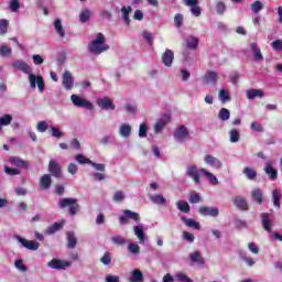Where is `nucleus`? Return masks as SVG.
<instances>
[{"label": "nucleus", "instance_id": "f257e3e1", "mask_svg": "<svg viewBox=\"0 0 282 282\" xmlns=\"http://www.w3.org/2000/svg\"><path fill=\"white\" fill-rule=\"evenodd\" d=\"M12 67L19 72H23V74H28L32 89H36L37 85L39 91H45V82L43 80V76L32 74V66H29L25 61H15L12 63Z\"/></svg>", "mask_w": 282, "mask_h": 282}, {"label": "nucleus", "instance_id": "f03ea898", "mask_svg": "<svg viewBox=\"0 0 282 282\" xmlns=\"http://www.w3.org/2000/svg\"><path fill=\"white\" fill-rule=\"evenodd\" d=\"M185 174L187 177H191L193 180L194 184H200L202 183V175L206 177V180L212 184V186H217L219 184V180L215 174L208 172L206 169L197 167V165H189L186 167Z\"/></svg>", "mask_w": 282, "mask_h": 282}, {"label": "nucleus", "instance_id": "7ed1b4c3", "mask_svg": "<svg viewBox=\"0 0 282 282\" xmlns=\"http://www.w3.org/2000/svg\"><path fill=\"white\" fill-rule=\"evenodd\" d=\"M87 50L89 54H93L94 56H100V54L108 52L109 44H107V37H105V34L97 33L96 37L89 42Z\"/></svg>", "mask_w": 282, "mask_h": 282}, {"label": "nucleus", "instance_id": "20e7f679", "mask_svg": "<svg viewBox=\"0 0 282 282\" xmlns=\"http://www.w3.org/2000/svg\"><path fill=\"white\" fill-rule=\"evenodd\" d=\"M57 206L62 210H64V208H68V215H70L72 217H74V215H76L80 210L78 199L72 197L61 198L57 203Z\"/></svg>", "mask_w": 282, "mask_h": 282}, {"label": "nucleus", "instance_id": "39448f33", "mask_svg": "<svg viewBox=\"0 0 282 282\" xmlns=\"http://www.w3.org/2000/svg\"><path fill=\"white\" fill-rule=\"evenodd\" d=\"M260 217L263 230L271 232V239H274L275 241H282V235L276 231L272 232V219L270 218V214L262 213Z\"/></svg>", "mask_w": 282, "mask_h": 282}, {"label": "nucleus", "instance_id": "423d86ee", "mask_svg": "<svg viewBox=\"0 0 282 282\" xmlns=\"http://www.w3.org/2000/svg\"><path fill=\"white\" fill-rule=\"evenodd\" d=\"M129 221H134V224H140V214L131 209L123 210L122 215L119 216L120 226H127Z\"/></svg>", "mask_w": 282, "mask_h": 282}, {"label": "nucleus", "instance_id": "0eeeda50", "mask_svg": "<svg viewBox=\"0 0 282 282\" xmlns=\"http://www.w3.org/2000/svg\"><path fill=\"white\" fill-rule=\"evenodd\" d=\"M70 101L73 102L74 107H82L84 109H88L89 111H91V109H94V105L89 100H87L78 95H72Z\"/></svg>", "mask_w": 282, "mask_h": 282}, {"label": "nucleus", "instance_id": "6e6552de", "mask_svg": "<svg viewBox=\"0 0 282 282\" xmlns=\"http://www.w3.org/2000/svg\"><path fill=\"white\" fill-rule=\"evenodd\" d=\"M14 239H17L18 243H21L22 248H26V250H32L33 252L39 250L41 246L34 240H28L19 235L14 236Z\"/></svg>", "mask_w": 282, "mask_h": 282}, {"label": "nucleus", "instance_id": "1a4fd4ad", "mask_svg": "<svg viewBox=\"0 0 282 282\" xmlns=\"http://www.w3.org/2000/svg\"><path fill=\"white\" fill-rule=\"evenodd\" d=\"M47 265L52 270H67V268L72 267L70 261L59 260V259H53L47 263Z\"/></svg>", "mask_w": 282, "mask_h": 282}, {"label": "nucleus", "instance_id": "9d476101", "mask_svg": "<svg viewBox=\"0 0 282 282\" xmlns=\"http://www.w3.org/2000/svg\"><path fill=\"white\" fill-rule=\"evenodd\" d=\"M199 215L203 217H219V208L218 207H208V206H200L198 208Z\"/></svg>", "mask_w": 282, "mask_h": 282}, {"label": "nucleus", "instance_id": "9b49d317", "mask_svg": "<svg viewBox=\"0 0 282 282\" xmlns=\"http://www.w3.org/2000/svg\"><path fill=\"white\" fill-rule=\"evenodd\" d=\"M203 160H204L205 164H207V166H210L212 169H215L216 171L221 170V166H224V164L219 161V159L213 156L212 154H206Z\"/></svg>", "mask_w": 282, "mask_h": 282}, {"label": "nucleus", "instance_id": "f8f14e48", "mask_svg": "<svg viewBox=\"0 0 282 282\" xmlns=\"http://www.w3.org/2000/svg\"><path fill=\"white\" fill-rule=\"evenodd\" d=\"M185 6L191 8L193 17H202V7H199V0H184Z\"/></svg>", "mask_w": 282, "mask_h": 282}, {"label": "nucleus", "instance_id": "ddd939ff", "mask_svg": "<svg viewBox=\"0 0 282 282\" xmlns=\"http://www.w3.org/2000/svg\"><path fill=\"white\" fill-rule=\"evenodd\" d=\"M48 173H51V175H53V177H63V170L61 169V164H58V162L51 160L48 162Z\"/></svg>", "mask_w": 282, "mask_h": 282}, {"label": "nucleus", "instance_id": "4468645a", "mask_svg": "<svg viewBox=\"0 0 282 282\" xmlns=\"http://www.w3.org/2000/svg\"><path fill=\"white\" fill-rule=\"evenodd\" d=\"M97 105L100 109H104L105 111H113V109H116L113 100H111L109 97L97 99Z\"/></svg>", "mask_w": 282, "mask_h": 282}, {"label": "nucleus", "instance_id": "2eb2a0df", "mask_svg": "<svg viewBox=\"0 0 282 282\" xmlns=\"http://www.w3.org/2000/svg\"><path fill=\"white\" fill-rule=\"evenodd\" d=\"M62 85L66 91H72L74 89V77L69 70H65L62 77Z\"/></svg>", "mask_w": 282, "mask_h": 282}, {"label": "nucleus", "instance_id": "dca6fc26", "mask_svg": "<svg viewBox=\"0 0 282 282\" xmlns=\"http://www.w3.org/2000/svg\"><path fill=\"white\" fill-rule=\"evenodd\" d=\"M264 173H265V175H268V177L271 182L276 181L279 177V171L276 169H274V166H272V162H270V161H268L264 164Z\"/></svg>", "mask_w": 282, "mask_h": 282}, {"label": "nucleus", "instance_id": "f3484780", "mask_svg": "<svg viewBox=\"0 0 282 282\" xmlns=\"http://www.w3.org/2000/svg\"><path fill=\"white\" fill-rule=\"evenodd\" d=\"M161 61L165 67H172L173 61H175V53L172 50L166 48L161 56Z\"/></svg>", "mask_w": 282, "mask_h": 282}, {"label": "nucleus", "instance_id": "a211bd4d", "mask_svg": "<svg viewBox=\"0 0 282 282\" xmlns=\"http://www.w3.org/2000/svg\"><path fill=\"white\" fill-rule=\"evenodd\" d=\"M171 122V115H163L161 119L154 124L155 133H162L164 127Z\"/></svg>", "mask_w": 282, "mask_h": 282}, {"label": "nucleus", "instance_id": "6ab92c4d", "mask_svg": "<svg viewBox=\"0 0 282 282\" xmlns=\"http://www.w3.org/2000/svg\"><path fill=\"white\" fill-rule=\"evenodd\" d=\"M249 47L251 50L253 61L256 63L263 62V53H261V48L259 47V45H257V43L252 42L249 44Z\"/></svg>", "mask_w": 282, "mask_h": 282}, {"label": "nucleus", "instance_id": "aec40b11", "mask_svg": "<svg viewBox=\"0 0 282 282\" xmlns=\"http://www.w3.org/2000/svg\"><path fill=\"white\" fill-rule=\"evenodd\" d=\"M187 138L188 129H186L185 126H181L174 131V140H176V142H184Z\"/></svg>", "mask_w": 282, "mask_h": 282}, {"label": "nucleus", "instance_id": "412c9836", "mask_svg": "<svg viewBox=\"0 0 282 282\" xmlns=\"http://www.w3.org/2000/svg\"><path fill=\"white\" fill-rule=\"evenodd\" d=\"M185 45L187 50H197V47H199V37L194 35H187L185 37Z\"/></svg>", "mask_w": 282, "mask_h": 282}, {"label": "nucleus", "instance_id": "4be33fe9", "mask_svg": "<svg viewBox=\"0 0 282 282\" xmlns=\"http://www.w3.org/2000/svg\"><path fill=\"white\" fill-rule=\"evenodd\" d=\"M246 96L248 100H254V98H263V96H265V93L263 91V89L251 88L246 90Z\"/></svg>", "mask_w": 282, "mask_h": 282}, {"label": "nucleus", "instance_id": "5701e85b", "mask_svg": "<svg viewBox=\"0 0 282 282\" xmlns=\"http://www.w3.org/2000/svg\"><path fill=\"white\" fill-rule=\"evenodd\" d=\"M232 204L239 208V210H248V200L243 196H235Z\"/></svg>", "mask_w": 282, "mask_h": 282}, {"label": "nucleus", "instance_id": "b1692460", "mask_svg": "<svg viewBox=\"0 0 282 282\" xmlns=\"http://www.w3.org/2000/svg\"><path fill=\"white\" fill-rule=\"evenodd\" d=\"M9 162H10V164H12V166H18L20 169H29V166H30V163L28 161H24L18 156L9 158Z\"/></svg>", "mask_w": 282, "mask_h": 282}, {"label": "nucleus", "instance_id": "393cba45", "mask_svg": "<svg viewBox=\"0 0 282 282\" xmlns=\"http://www.w3.org/2000/svg\"><path fill=\"white\" fill-rule=\"evenodd\" d=\"M66 239L68 250H74V248L78 246V238H76V234H74V231H67Z\"/></svg>", "mask_w": 282, "mask_h": 282}, {"label": "nucleus", "instance_id": "a878e982", "mask_svg": "<svg viewBox=\"0 0 282 282\" xmlns=\"http://www.w3.org/2000/svg\"><path fill=\"white\" fill-rule=\"evenodd\" d=\"M133 232L140 243H144V241H147V235H144V227L142 225H135L133 227Z\"/></svg>", "mask_w": 282, "mask_h": 282}, {"label": "nucleus", "instance_id": "bb28decb", "mask_svg": "<svg viewBox=\"0 0 282 282\" xmlns=\"http://www.w3.org/2000/svg\"><path fill=\"white\" fill-rule=\"evenodd\" d=\"M53 28L56 34H58L59 39H65V29L63 28V22L61 21V19H56L54 21Z\"/></svg>", "mask_w": 282, "mask_h": 282}, {"label": "nucleus", "instance_id": "cd10ccee", "mask_svg": "<svg viewBox=\"0 0 282 282\" xmlns=\"http://www.w3.org/2000/svg\"><path fill=\"white\" fill-rule=\"evenodd\" d=\"M119 135H121V138H130L131 135V124L129 123H121L119 126Z\"/></svg>", "mask_w": 282, "mask_h": 282}, {"label": "nucleus", "instance_id": "c85d7f7f", "mask_svg": "<svg viewBox=\"0 0 282 282\" xmlns=\"http://www.w3.org/2000/svg\"><path fill=\"white\" fill-rule=\"evenodd\" d=\"M40 186L43 188V191H47V188L52 186V176H50V174L42 175L40 178Z\"/></svg>", "mask_w": 282, "mask_h": 282}, {"label": "nucleus", "instance_id": "c756f323", "mask_svg": "<svg viewBox=\"0 0 282 282\" xmlns=\"http://www.w3.org/2000/svg\"><path fill=\"white\" fill-rule=\"evenodd\" d=\"M181 220L185 226H187V228H193L194 230H199L200 228L199 223L193 218L182 217Z\"/></svg>", "mask_w": 282, "mask_h": 282}, {"label": "nucleus", "instance_id": "7c9ffc66", "mask_svg": "<svg viewBox=\"0 0 282 282\" xmlns=\"http://www.w3.org/2000/svg\"><path fill=\"white\" fill-rule=\"evenodd\" d=\"M91 19V10L88 8H83L79 12L80 23H87Z\"/></svg>", "mask_w": 282, "mask_h": 282}, {"label": "nucleus", "instance_id": "2f4dec72", "mask_svg": "<svg viewBox=\"0 0 282 282\" xmlns=\"http://www.w3.org/2000/svg\"><path fill=\"white\" fill-rule=\"evenodd\" d=\"M130 282H142L144 281V275L140 269H134L129 278Z\"/></svg>", "mask_w": 282, "mask_h": 282}, {"label": "nucleus", "instance_id": "473e14b6", "mask_svg": "<svg viewBox=\"0 0 282 282\" xmlns=\"http://www.w3.org/2000/svg\"><path fill=\"white\" fill-rule=\"evenodd\" d=\"M204 80L207 85H215V83H217V80H219V76L215 72H208L205 75Z\"/></svg>", "mask_w": 282, "mask_h": 282}, {"label": "nucleus", "instance_id": "72a5a7b5", "mask_svg": "<svg viewBox=\"0 0 282 282\" xmlns=\"http://www.w3.org/2000/svg\"><path fill=\"white\" fill-rule=\"evenodd\" d=\"M131 10H133L131 7H122L121 8V17H122L123 23H126V25L131 24V18H129V13L131 12Z\"/></svg>", "mask_w": 282, "mask_h": 282}, {"label": "nucleus", "instance_id": "f704fd0d", "mask_svg": "<svg viewBox=\"0 0 282 282\" xmlns=\"http://www.w3.org/2000/svg\"><path fill=\"white\" fill-rule=\"evenodd\" d=\"M251 197L257 204H263V192L260 188H253Z\"/></svg>", "mask_w": 282, "mask_h": 282}, {"label": "nucleus", "instance_id": "c9c22d12", "mask_svg": "<svg viewBox=\"0 0 282 282\" xmlns=\"http://www.w3.org/2000/svg\"><path fill=\"white\" fill-rule=\"evenodd\" d=\"M242 173L247 177V180H250L251 182H254V180H257V172L252 167L246 166L242 170Z\"/></svg>", "mask_w": 282, "mask_h": 282}, {"label": "nucleus", "instance_id": "e433bc0d", "mask_svg": "<svg viewBox=\"0 0 282 282\" xmlns=\"http://www.w3.org/2000/svg\"><path fill=\"white\" fill-rule=\"evenodd\" d=\"M192 263H198V265H204V258L199 251H195L189 254Z\"/></svg>", "mask_w": 282, "mask_h": 282}, {"label": "nucleus", "instance_id": "4c0bfd02", "mask_svg": "<svg viewBox=\"0 0 282 282\" xmlns=\"http://www.w3.org/2000/svg\"><path fill=\"white\" fill-rule=\"evenodd\" d=\"M239 140H241V133L239 132V130L237 129H232L229 131V141L232 144H237V142H239Z\"/></svg>", "mask_w": 282, "mask_h": 282}, {"label": "nucleus", "instance_id": "58836bf2", "mask_svg": "<svg viewBox=\"0 0 282 282\" xmlns=\"http://www.w3.org/2000/svg\"><path fill=\"white\" fill-rule=\"evenodd\" d=\"M271 197L273 206H275V208H281V192H279V189H273Z\"/></svg>", "mask_w": 282, "mask_h": 282}, {"label": "nucleus", "instance_id": "ea45409f", "mask_svg": "<svg viewBox=\"0 0 282 282\" xmlns=\"http://www.w3.org/2000/svg\"><path fill=\"white\" fill-rule=\"evenodd\" d=\"M218 120H221V122H227V120H230V110L227 108H221L218 112Z\"/></svg>", "mask_w": 282, "mask_h": 282}, {"label": "nucleus", "instance_id": "a19ab883", "mask_svg": "<svg viewBox=\"0 0 282 282\" xmlns=\"http://www.w3.org/2000/svg\"><path fill=\"white\" fill-rule=\"evenodd\" d=\"M176 206L181 213H191V205L186 200H178Z\"/></svg>", "mask_w": 282, "mask_h": 282}, {"label": "nucleus", "instance_id": "79ce46f5", "mask_svg": "<svg viewBox=\"0 0 282 282\" xmlns=\"http://www.w3.org/2000/svg\"><path fill=\"white\" fill-rule=\"evenodd\" d=\"M150 199L153 204H156L159 206L166 204V198H164V196L160 194L150 196Z\"/></svg>", "mask_w": 282, "mask_h": 282}, {"label": "nucleus", "instance_id": "37998d69", "mask_svg": "<svg viewBox=\"0 0 282 282\" xmlns=\"http://www.w3.org/2000/svg\"><path fill=\"white\" fill-rule=\"evenodd\" d=\"M12 123V115H4L0 117V131L3 129V127H8V124Z\"/></svg>", "mask_w": 282, "mask_h": 282}, {"label": "nucleus", "instance_id": "c03bdc74", "mask_svg": "<svg viewBox=\"0 0 282 282\" xmlns=\"http://www.w3.org/2000/svg\"><path fill=\"white\" fill-rule=\"evenodd\" d=\"M218 98H219L220 102L226 105V102H229V100H230V93H228V90H226V89H220Z\"/></svg>", "mask_w": 282, "mask_h": 282}, {"label": "nucleus", "instance_id": "a18cd8bd", "mask_svg": "<svg viewBox=\"0 0 282 282\" xmlns=\"http://www.w3.org/2000/svg\"><path fill=\"white\" fill-rule=\"evenodd\" d=\"M61 228H63V224L61 223H55L52 226H50L46 230L45 234L46 235H54V232H57V230H61Z\"/></svg>", "mask_w": 282, "mask_h": 282}, {"label": "nucleus", "instance_id": "49530a36", "mask_svg": "<svg viewBox=\"0 0 282 282\" xmlns=\"http://www.w3.org/2000/svg\"><path fill=\"white\" fill-rule=\"evenodd\" d=\"M251 11L254 12V14L261 12V10H263V2L262 1H254L251 6H250Z\"/></svg>", "mask_w": 282, "mask_h": 282}, {"label": "nucleus", "instance_id": "de8ad7c7", "mask_svg": "<svg viewBox=\"0 0 282 282\" xmlns=\"http://www.w3.org/2000/svg\"><path fill=\"white\" fill-rule=\"evenodd\" d=\"M14 268L17 270H19V272H28V267L25 264H23V260L22 259H17L14 261Z\"/></svg>", "mask_w": 282, "mask_h": 282}, {"label": "nucleus", "instance_id": "09e8293b", "mask_svg": "<svg viewBox=\"0 0 282 282\" xmlns=\"http://www.w3.org/2000/svg\"><path fill=\"white\" fill-rule=\"evenodd\" d=\"M174 279L180 282H193L191 278H188L185 273L178 272L174 275Z\"/></svg>", "mask_w": 282, "mask_h": 282}, {"label": "nucleus", "instance_id": "8fccbe9b", "mask_svg": "<svg viewBox=\"0 0 282 282\" xmlns=\"http://www.w3.org/2000/svg\"><path fill=\"white\" fill-rule=\"evenodd\" d=\"M10 22L6 19L0 20V34H8V26Z\"/></svg>", "mask_w": 282, "mask_h": 282}, {"label": "nucleus", "instance_id": "3c124183", "mask_svg": "<svg viewBox=\"0 0 282 282\" xmlns=\"http://www.w3.org/2000/svg\"><path fill=\"white\" fill-rule=\"evenodd\" d=\"M128 251L130 254H140V246H138L135 242H131L128 246Z\"/></svg>", "mask_w": 282, "mask_h": 282}, {"label": "nucleus", "instance_id": "603ef678", "mask_svg": "<svg viewBox=\"0 0 282 282\" xmlns=\"http://www.w3.org/2000/svg\"><path fill=\"white\" fill-rule=\"evenodd\" d=\"M110 239L116 246H124L127 243V240L122 236H113Z\"/></svg>", "mask_w": 282, "mask_h": 282}, {"label": "nucleus", "instance_id": "864d4df0", "mask_svg": "<svg viewBox=\"0 0 282 282\" xmlns=\"http://www.w3.org/2000/svg\"><path fill=\"white\" fill-rule=\"evenodd\" d=\"M75 160L78 162V164H91V160H89L87 156H84L83 154H77Z\"/></svg>", "mask_w": 282, "mask_h": 282}, {"label": "nucleus", "instance_id": "5fc2aeb1", "mask_svg": "<svg viewBox=\"0 0 282 282\" xmlns=\"http://www.w3.org/2000/svg\"><path fill=\"white\" fill-rule=\"evenodd\" d=\"M250 129L257 133H263V126L257 121L251 122Z\"/></svg>", "mask_w": 282, "mask_h": 282}, {"label": "nucleus", "instance_id": "6e6d98bb", "mask_svg": "<svg viewBox=\"0 0 282 282\" xmlns=\"http://www.w3.org/2000/svg\"><path fill=\"white\" fill-rule=\"evenodd\" d=\"M12 54V48L8 45L0 46V56H10Z\"/></svg>", "mask_w": 282, "mask_h": 282}, {"label": "nucleus", "instance_id": "4d7b16f0", "mask_svg": "<svg viewBox=\"0 0 282 282\" xmlns=\"http://www.w3.org/2000/svg\"><path fill=\"white\" fill-rule=\"evenodd\" d=\"M9 8L11 12H19V8H21V3H19V0H11L9 3Z\"/></svg>", "mask_w": 282, "mask_h": 282}, {"label": "nucleus", "instance_id": "13d9d810", "mask_svg": "<svg viewBox=\"0 0 282 282\" xmlns=\"http://www.w3.org/2000/svg\"><path fill=\"white\" fill-rule=\"evenodd\" d=\"M113 202L120 203L124 199V192L122 191H117L115 192L112 196Z\"/></svg>", "mask_w": 282, "mask_h": 282}, {"label": "nucleus", "instance_id": "bf43d9fd", "mask_svg": "<svg viewBox=\"0 0 282 282\" xmlns=\"http://www.w3.org/2000/svg\"><path fill=\"white\" fill-rule=\"evenodd\" d=\"M216 12H217V14H225L226 13V3H224L223 1L217 2Z\"/></svg>", "mask_w": 282, "mask_h": 282}, {"label": "nucleus", "instance_id": "052dcab7", "mask_svg": "<svg viewBox=\"0 0 282 282\" xmlns=\"http://www.w3.org/2000/svg\"><path fill=\"white\" fill-rule=\"evenodd\" d=\"M100 262L104 263V265H110L111 264V253L106 252L101 258Z\"/></svg>", "mask_w": 282, "mask_h": 282}, {"label": "nucleus", "instance_id": "680f3d73", "mask_svg": "<svg viewBox=\"0 0 282 282\" xmlns=\"http://www.w3.org/2000/svg\"><path fill=\"white\" fill-rule=\"evenodd\" d=\"M272 50L275 52H282V41L281 40H275L271 43Z\"/></svg>", "mask_w": 282, "mask_h": 282}, {"label": "nucleus", "instance_id": "e2e57ef3", "mask_svg": "<svg viewBox=\"0 0 282 282\" xmlns=\"http://www.w3.org/2000/svg\"><path fill=\"white\" fill-rule=\"evenodd\" d=\"M4 173H7V175H21V171L9 166H4Z\"/></svg>", "mask_w": 282, "mask_h": 282}, {"label": "nucleus", "instance_id": "0e129e2a", "mask_svg": "<svg viewBox=\"0 0 282 282\" xmlns=\"http://www.w3.org/2000/svg\"><path fill=\"white\" fill-rule=\"evenodd\" d=\"M143 39L149 43V45H153V34L149 31H143Z\"/></svg>", "mask_w": 282, "mask_h": 282}, {"label": "nucleus", "instance_id": "69168bd1", "mask_svg": "<svg viewBox=\"0 0 282 282\" xmlns=\"http://www.w3.org/2000/svg\"><path fill=\"white\" fill-rule=\"evenodd\" d=\"M47 121H40L39 123H37V127H36V129H37V131L40 132V133H45L46 131H47Z\"/></svg>", "mask_w": 282, "mask_h": 282}, {"label": "nucleus", "instance_id": "338daca9", "mask_svg": "<svg viewBox=\"0 0 282 282\" xmlns=\"http://www.w3.org/2000/svg\"><path fill=\"white\" fill-rule=\"evenodd\" d=\"M184 21V15H182V13H177L174 17V25H176L177 28H182V22Z\"/></svg>", "mask_w": 282, "mask_h": 282}, {"label": "nucleus", "instance_id": "774afa93", "mask_svg": "<svg viewBox=\"0 0 282 282\" xmlns=\"http://www.w3.org/2000/svg\"><path fill=\"white\" fill-rule=\"evenodd\" d=\"M106 282H120V276H118V275H106Z\"/></svg>", "mask_w": 282, "mask_h": 282}]
</instances>
